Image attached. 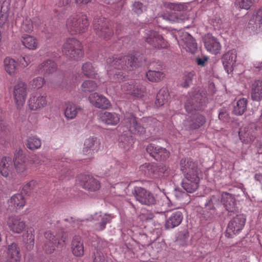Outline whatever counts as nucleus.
I'll list each match as a JSON object with an SVG mask.
<instances>
[{
    "mask_svg": "<svg viewBox=\"0 0 262 262\" xmlns=\"http://www.w3.org/2000/svg\"><path fill=\"white\" fill-rule=\"evenodd\" d=\"M248 101L247 99L243 98L239 99L234 106L233 112L236 115H242L247 110Z\"/></svg>",
    "mask_w": 262,
    "mask_h": 262,
    "instance_id": "ea45409f",
    "label": "nucleus"
},
{
    "mask_svg": "<svg viewBox=\"0 0 262 262\" xmlns=\"http://www.w3.org/2000/svg\"><path fill=\"white\" fill-rule=\"evenodd\" d=\"M6 254V262H20V249L17 243L13 242L8 244Z\"/></svg>",
    "mask_w": 262,
    "mask_h": 262,
    "instance_id": "2eb2a0df",
    "label": "nucleus"
},
{
    "mask_svg": "<svg viewBox=\"0 0 262 262\" xmlns=\"http://www.w3.org/2000/svg\"><path fill=\"white\" fill-rule=\"evenodd\" d=\"M93 26L96 34L106 40L110 39L114 34L112 23L104 18H95Z\"/></svg>",
    "mask_w": 262,
    "mask_h": 262,
    "instance_id": "20e7f679",
    "label": "nucleus"
},
{
    "mask_svg": "<svg viewBox=\"0 0 262 262\" xmlns=\"http://www.w3.org/2000/svg\"><path fill=\"white\" fill-rule=\"evenodd\" d=\"M45 83V80L41 77H37L32 81V86L34 89L41 88Z\"/></svg>",
    "mask_w": 262,
    "mask_h": 262,
    "instance_id": "13d9d810",
    "label": "nucleus"
},
{
    "mask_svg": "<svg viewBox=\"0 0 262 262\" xmlns=\"http://www.w3.org/2000/svg\"><path fill=\"white\" fill-rule=\"evenodd\" d=\"M80 184L83 188L90 192H95L100 189V182L94 177L89 175L80 177Z\"/></svg>",
    "mask_w": 262,
    "mask_h": 262,
    "instance_id": "4468645a",
    "label": "nucleus"
},
{
    "mask_svg": "<svg viewBox=\"0 0 262 262\" xmlns=\"http://www.w3.org/2000/svg\"><path fill=\"white\" fill-rule=\"evenodd\" d=\"M66 26L71 35H76L85 32L89 26V22L85 15L75 13L69 16Z\"/></svg>",
    "mask_w": 262,
    "mask_h": 262,
    "instance_id": "f257e3e1",
    "label": "nucleus"
},
{
    "mask_svg": "<svg viewBox=\"0 0 262 262\" xmlns=\"http://www.w3.org/2000/svg\"><path fill=\"white\" fill-rule=\"evenodd\" d=\"M93 262H106V260L103 254L100 252H97L95 254Z\"/></svg>",
    "mask_w": 262,
    "mask_h": 262,
    "instance_id": "774afa93",
    "label": "nucleus"
},
{
    "mask_svg": "<svg viewBox=\"0 0 262 262\" xmlns=\"http://www.w3.org/2000/svg\"><path fill=\"white\" fill-rule=\"evenodd\" d=\"M47 240L43 249L47 253H52L55 250V247H63L67 241L66 234L62 231L53 232L50 230L46 231L44 234Z\"/></svg>",
    "mask_w": 262,
    "mask_h": 262,
    "instance_id": "f03ea898",
    "label": "nucleus"
},
{
    "mask_svg": "<svg viewBox=\"0 0 262 262\" xmlns=\"http://www.w3.org/2000/svg\"><path fill=\"white\" fill-rule=\"evenodd\" d=\"M145 41L156 49H167L169 47L168 42L163 36L154 31H150L147 33Z\"/></svg>",
    "mask_w": 262,
    "mask_h": 262,
    "instance_id": "9d476101",
    "label": "nucleus"
},
{
    "mask_svg": "<svg viewBox=\"0 0 262 262\" xmlns=\"http://www.w3.org/2000/svg\"><path fill=\"white\" fill-rule=\"evenodd\" d=\"M169 94L165 89H161L158 93L155 101V105L160 107L166 103L168 100Z\"/></svg>",
    "mask_w": 262,
    "mask_h": 262,
    "instance_id": "a19ab883",
    "label": "nucleus"
},
{
    "mask_svg": "<svg viewBox=\"0 0 262 262\" xmlns=\"http://www.w3.org/2000/svg\"><path fill=\"white\" fill-rule=\"evenodd\" d=\"M82 71L84 76L88 78H95L97 73L90 62H85L82 65Z\"/></svg>",
    "mask_w": 262,
    "mask_h": 262,
    "instance_id": "c03bdc74",
    "label": "nucleus"
},
{
    "mask_svg": "<svg viewBox=\"0 0 262 262\" xmlns=\"http://www.w3.org/2000/svg\"><path fill=\"white\" fill-rule=\"evenodd\" d=\"M108 75L111 81L117 82H121L123 80L124 77L120 72L113 71L107 72Z\"/></svg>",
    "mask_w": 262,
    "mask_h": 262,
    "instance_id": "8fccbe9b",
    "label": "nucleus"
},
{
    "mask_svg": "<svg viewBox=\"0 0 262 262\" xmlns=\"http://www.w3.org/2000/svg\"><path fill=\"white\" fill-rule=\"evenodd\" d=\"M29 162L30 163L31 167L33 165L37 167L41 165L43 162V161L41 160V158L39 156L35 155L31 157L30 160L29 161Z\"/></svg>",
    "mask_w": 262,
    "mask_h": 262,
    "instance_id": "4d7b16f0",
    "label": "nucleus"
},
{
    "mask_svg": "<svg viewBox=\"0 0 262 262\" xmlns=\"http://www.w3.org/2000/svg\"><path fill=\"white\" fill-rule=\"evenodd\" d=\"M4 68L6 72L10 75H14L17 70V64L15 60L11 58L7 57L4 61Z\"/></svg>",
    "mask_w": 262,
    "mask_h": 262,
    "instance_id": "58836bf2",
    "label": "nucleus"
},
{
    "mask_svg": "<svg viewBox=\"0 0 262 262\" xmlns=\"http://www.w3.org/2000/svg\"><path fill=\"white\" fill-rule=\"evenodd\" d=\"M27 93V86L25 82L20 81L14 85L13 95L17 108H21L25 104Z\"/></svg>",
    "mask_w": 262,
    "mask_h": 262,
    "instance_id": "1a4fd4ad",
    "label": "nucleus"
},
{
    "mask_svg": "<svg viewBox=\"0 0 262 262\" xmlns=\"http://www.w3.org/2000/svg\"><path fill=\"white\" fill-rule=\"evenodd\" d=\"M21 30L26 32L31 33L33 30V25L32 20L26 18L21 25Z\"/></svg>",
    "mask_w": 262,
    "mask_h": 262,
    "instance_id": "5fc2aeb1",
    "label": "nucleus"
},
{
    "mask_svg": "<svg viewBox=\"0 0 262 262\" xmlns=\"http://www.w3.org/2000/svg\"><path fill=\"white\" fill-rule=\"evenodd\" d=\"M13 164L12 159L9 157H3L0 162V172L4 177H8L12 171Z\"/></svg>",
    "mask_w": 262,
    "mask_h": 262,
    "instance_id": "473e14b6",
    "label": "nucleus"
},
{
    "mask_svg": "<svg viewBox=\"0 0 262 262\" xmlns=\"http://www.w3.org/2000/svg\"><path fill=\"white\" fill-rule=\"evenodd\" d=\"M37 185V182L35 180H31L27 183L24 187V189L29 191L34 189Z\"/></svg>",
    "mask_w": 262,
    "mask_h": 262,
    "instance_id": "69168bd1",
    "label": "nucleus"
},
{
    "mask_svg": "<svg viewBox=\"0 0 262 262\" xmlns=\"http://www.w3.org/2000/svg\"><path fill=\"white\" fill-rule=\"evenodd\" d=\"M18 60L20 66L23 68H25L31 62L32 57L29 55H25L24 57H20Z\"/></svg>",
    "mask_w": 262,
    "mask_h": 262,
    "instance_id": "6e6d98bb",
    "label": "nucleus"
},
{
    "mask_svg": "<svg viewBox=\"0 0 262 262\" xmlns=\"http://www.w3.org/2000/svg\"><path fill=\"white\" fill-rule=\"evenodd\" d=\"M41 145V142L39 138L35 136H31L27 140L26 146L31 150H35L39 149Z\"/></svg>",
    "mask_w": 262,
    "mask_h": 262,
    "instance_id": "79ce46f5",
    "label": "nucleus"
},
{
    "mask_svg": "<svg viewBox=\"0 0 262 262\" xmlns=\"http://www.w3.org/2000/svg\"><path fill=\"white\" fill-rule=\"evenodd\" d=\"M28 237H29V238H28L27 241V248L28 249H31L34 244V235L32 234H29L28 233Z\"/></svg>",
    "mask_w": 262,
    "mask_h": 262,
    "instance_id": "338daca9",
    "label": "nucleus"
},
{
    "mask_svg": "<svg viewBox=\"0 0 262 262\" xmlns=\"http://www.w3.org/2000/svg\"><path fill=\"white\" fill-rule=\"evenodd\" d=\"M82 108L79 105L72 102H68L65 104L64 115L66 118L69 120L75 119L79 112L82 111Z\"/></svg>",
    "mask_w": 262,
    "mask_h": 262,
    "instance_id": "cd10ccee",
    "label": "nucleus"
},
{
    "mask_svg": "<svg viewBox=\"0 0 262 262\" xmlns=\"http://www.w3.org/2000/svg\"><path fill=\"white\" fill-rule=\"evenodd\" d=\"M134 83H125L121 86V90L126 94H132V91L134 89Z\"/></svg>",
    "mask_w": 262,
    "mask_h": 262,
    "instance_id": "e2e57ef3",
    "label": "nucleus"
},
{
    "mask_svg": "<svg viewBox=\"0 0 262 262\" xmlns=\"http://www.w3.org/2000/svg\"><path fill=\"white\" fill-rule=\"evenodd\" d=\"M199 182L200 177H193L191 178L185 177L182 186L187 192L192 193L198 188Z\"/></svg>",
    "mask_w": 262,
    "mask_h": 262,
    "instance_id": "7c9ffc66",
    "label": "nucleus"
},
{
    "mask_svg": "<svg viewBox=\"0 0 262 262\" xmlns=\"http://www.w3.org/2000/svg\"><path fill=\"white\" fill-rule=\"evenodd\" d=\"M14 164L16 173L20 176H26L31 172L30 163L23 155L16 156Z\"/></svg>",
    "mask_w": 262,
    "mask_h": 262,
    "instance_id": "9b49d317",
    "label": "nucleus"
},
{
    "mask_svg": "<svg viewBox=\"0 0 262 262\" xmlns=\"http://www.w3.org/2000/svg\"><path fill=\"white\" fill-rule=\"evenodd\" d=\"M180 169L185 177L191 178L193 177H199L201 172L198 167V162L190 158H184L180 161Z\"/></svg>",
    "mask_w": 262,
    "mask_h": 262,
    "instance_id": "39448f33",
    "label": "nucleus"
},
{
    "mask_svg": "<svg viewBox=\"0 0 262 262\" xmlns=\"http://www.w3.org/2000/svg\"><path fill=\"white\" fill-rule=\"evenodd\" d=\"M206 96L205 93L197 92L192 95L185 103V109L188 113H191L193 110H200L203 108Z\"/></svg>",
    "mask_w": 262,
    "mask_h": 262,
    "instance_id": "6e6552de",
    "label": "nucleus"
},
{
    "mask_svg": "<svg viewBox=\"0 0 262 262\" xmlns=\"http://www.w3.org/2000/svg\"><path fill=\"white\" fill-rule=\"evenodd\" d=\"M57 66L56 63L51 60H47L39 64L35 70V74H43L48 75L56 71Z\"/></svg>",
    "mask_w": 262,
    "mask_h": 262,
    "instance_id": "412c9836",
    "label": "nucleus"
},
{
    "mask_svg": "<svg viewBox=\"0 0 262 262\" xmlns=\"http://www.w3.org/2000/svg\"><path fill=\"white\" fill-rule=\"evenodd\" d=\"M89 100L93 105L98 108L107 109L111 106L110 101L105 97L97 93L91 94Z\"/></svg>",
    "mask_w": 262,
    "mask_h": 262,
    "instance_id": "6ab92c4d",
    "label": "nucleus"
},
{
    "mask_svg": "<svg viewBox=\"0 0 262 262\" xmlns=\"http://www.w3.org/2000/svg\"><path fill=\"white\" fill-rule=\"evenodd\" d=\"M219 118L223 122H227L229 120V115L226 110L221 109L219 114Z\"/></svg>",
    "mask_w": 262,
    "mask_h": 262,
    "instance_id": "0e129e2a",
    "label": "nucleus"
},
{
    "mask_svg": "<svg viewBox=\"0 0 262 262\" xmlns=\"http://www.w3.org/2000/svg\"><path fill=\"white\" fill-rule=\"evenodd\" d=\"M251 97L253 101L262 100V80H255L251 85Z\"/></svg>",
    "mask_w": 262,
    "mask_h": 262,
    "instance_id": "c756f323",
    "label": "nucleus"
},
{
    "mask_svg": "<svg viewBox=\"0 0 262 262\" xmlns=\"http://www.w3.org/2000/svg\"><path fill=\"white\" fill-rule=\"evenodd\" d=\"M136 201L142 205L150 206L156 204L154 194L149 190L141 187H135L132 191Z\"/></svg>",
    "mask_w": 262,
    "mask_h": 262,
    "instance_id": "423d86ee",
    "label": "nucleus"
},
{
    "mask_svg": "<svg viewBox=\"0 0 262 262\" xmlns=\"http://www.w3.org/2000/svg\"><path fill=\"white\" fill-rule=\"evenodd\" d=\"M145 7L143 4L140 2H135L133 5V10L138 14H140L143 12V8Z\"/></svg>",
    "mask_w": 262,
    "mask_h": 262,
    "instance_id": "052dcab7",
    "label": "nucleus"
},
{
    "mask_svg": "<svg viewBox=\"0 0 262 262\" xmlns=\"http://www.w3.org/2000/svg\"><path fill=\"white\" fill-rule=\"evenodd\" d=\"M114 216L112 214L104 213L99 214L96 213L93 220L97 222L94 224V228L95 230L100 231L103 230L107 223H110Z\"/></svg>",
    "mask_w": 262,
    "mask_h": 262,
    "instance_id": "aec40b11",
    "label": "nucleus"
},
{
    "mask_svg": "<svg viewBox=\"0 0 262 262\" xmlns=\"http://www.w3.org/2000/svg\"><path fill=\"white\" fill-rule=\"evenodd\" d=\"M141 170L144 171L145 174L148 177H153L157 171L158 168L156 165L146 163L141 166Z\"/></svg>",
    "mask_w": 262,
    "mask_h": 262,
    "instance_id": "49530a36",
    "label": "nucleus"
},
{
    "mask_svg": "<svg viewBox=\"0 0 262 262\" xmlns=\"http://www.w3.org/2000/svg\"><path fill=\"white\" fill-rule=\"evenodd\" d=\"M215 202H216V200L213 196L205 203L204 212H207L209 213V216L210 215H213L215 213V208L214 206Z\"/></svg>",
    "mask_w": 262,
    "mask_h": 262,
    "instance_id": "de8ad7c7",
    "label": "nucleus"
},
{
    "mask_svg": "<svg viewBox=\"0 0 262 262\" xmlns=\"http://www.w3.org/2000/svg\"><path fill=\"white\" fill-rule=\"evenodd\" d=\"M248 27L254 31H260L262 29V7L253 14L248 23Z\"/></svg>",
    "mask_w": 262,
    "mask_h": 262,
    "instance_id": "5701e85b",
    "label": "nucleus"
},
{
    "mask_svg": "<svg viewBox=\"0 0 262 262\" xmlns=\"http://www.w3.org/2000/svg\"><path fill=\"white\" fill-rule=\"evenodd\" d=\"M205 47L208 51L217 54L220 53L221 49V45L216 38L211 36L207 35L204 41Z\"/></svg>",
    "mask_w": 262,
    "mask_h": 262,
    "instance_id": "c85d7f7f",
    "label": "nucleus"
},
{
    "mask_svg": "<svg viewBox=\"0 0 262 262\" xmlns=\"http://www.w3.org/2000/svg\"><path fill=\"white\" fill-rule=\"evenodd\" d=\"M184 44L183 47L188 52L194 53L197 49V43L195 39L188 33H185L184 38H182Z\"/></svg>",
    "mask_w": 262,
    "mask_h": 262,
    "instance_id": "e433bc0d",
    "label": "nucleus"
},
{
    "mask_svg": "<svg viewBox=\"0 0 262 262\" xmlns=\"http://www.w3.org/2000/svg\"><path fill=\"white\" fill-rule=\"evenodd\" d=\"M106 63L107 72H111L113 68L119 70L125 67V63L123 60L122 55H116L108 57L107 59Z\"/></svg>",
    "mask_w": 262,
    "mask_h": 262,
    "instance_id": "4be33fe9",
    "label": "nucleus"
},
{
    "mask_svg": "<svg viewBox=\"0 0 262 262\" xmlns=\"http://www.w3.org/2000/svg\"><path fill=\"white\" fill-rule=\"evenodd\" d=\"M47 104L46 97L31 95L28 100V106L32 111H38L45 107Z\"/></svg>",
    "mask_w": 262,
    "mask_h": 262,
    "instance_id": "393cba45",
    "label": "nucleus"
},
{
    "mask_svg": "<svg viewBox=\"0 0 262 262\" xmlns=\"http://www.w3.org/2000/svg\"><path fill=\"white\" fill-rule=\"evenodd\" d=\"M146 151L157 161H164L167 159L170 152L165 148L156 145L154 144H149L146 148Z\"/></svg>",
    "mask_w": 262,
    "mask_h": 262,
    "instance_id": "f8f14e48",
    "label": "nucleus"
},
{
    "mask_svg": "<svg viewBox=\"0 0 262 262\" xmlns=\"http://www.w3.org/2000/svg\"><path fill=\"white\" fill-rule=\"evenodd\" d=\"M106 167L110 172V174H118L123 168V165L120 162L115 160H112L106 165Z\"/></svg>",
    "mask_w": 262,
    "mask_h": 262,
    "instance_id": "37998d69",
    "label": "nucleus"
},
{
    "mask_svg": "<svg viewBox=\"0 0 262 262\" xmlns=\"http://www.w3.org/2000/svg\"><path fill=\"white\" fill-rule=\"evenodd\" d=\"M98 85L97 83L90 80H85L81 85V91L84 93H90L96 90Z\"/></svg>",
    "mask_w": 262,
    "mask_h": 262,
    "instance_id": "a18cd8bd",
    "label": "nucleus"
},
{
    "mask_svg": "<svg viewBox=\"0 0 262 262\" xmlns=\"http://www.w3.org/2000/svg\"><path fill=\"white\" fill-rule=\"evenodd\" d=\"M205 123L206 118L205 116L199 114H196L192 116L190 120L189 121V124L187 126V129L189 130L198 129Z\"/></svg>",
    "mask_w": 262,
    "mask_h": 262,
    "instance_id": "72a5a7b5",
    "label": "nucleus"
},
{
    "mask_svg": "<svg viewBox=\"0 0 262 262\" xmlns=\"http://www.w3.org/2000/svg\"><path fill=\"white\" fill-rule=\"evenodd\" d=\"M146 92L145 88L137 83L134 84V89L132 91V95L139 98L144 96Z\"/></svg>",
    "mask_w": 262,
    "mask_h": 262,
    "instance_id": "09e8293b",
    "label": "nucleus"
},
{
    "mask_svg": "<svg viewBox=\"0 0 262 262\" xmlns=\"http://www.w3.org/2000/svg\"><path fill=\"white\" fill-rule=\"evenodd\" d=\"M246 222V218L243 214L237 215L229 222L225 232L227 237L232 238L239 233L243 229Z\"/></svg>",
    "mask_w": 262,
    "mask_h": 262,
    "instance_id": "0eeeda50",
    "label": "nucleus"
},
{
    "mask_svg": "<svg viewBox=\"0 0 262 262\" xmlns=\"http://www.w3.org/2000/svg\"><path fill=\"white\" fill-rule=\"evenodd\" d=\"M162 65L158 64L154 70H149L146 74L147 79L152 82H159L162 81L165 76V74L162 71Z\"/></svg>",
    "mask_w": 262,
    "mask_h": 262,
    "instance_id": "a878e982",
    "label": "nucleus"
},
{
    "mask_svg": "<svg viewBox=\"0 0 262 262\" xmlns=\"http://www.w3.org/2000/svg\"><path fill=\"white\" fill-rule=\"evenodd\" d=\"M222 202L226 209L230 212L236 210L235 200L233 195L229 193H225L222 196Z\"/></svg>",
    "mask_w": 262,
    "mask_h": 262,
    "instance_id": "c9c22d12",
    "label": "nucleus"
},
{
    "mask_svg": "<svg viewBox=\"0 0 262 262\" xmlns=\"http://www.w3.org/2000/svg\"><path fill=\"white\" fill-rule=\"evenodd\" d=\"M164 6L166 8L177 11H181L185 9V5L180 3L165 2Z\"/></svg>",
    "mask_w": 262,
    "mask_h": 262,
    "instance_id": "603ef678",
    "label": "nucleus"
},
{
    "mask_svg": "<svg viewBox=\"0 0 262 262\" xmlns=\"http://www.w3.org/2000/svg\"><path fill=\"white\" fill-rule=\"evenodd\" d=\"M99 118L100 121L108 125H116L120 121L119 115L114 112H104L100 113Z\"/></svg>",
    "mask_w": 262,
    "mask_h": 262,
    "instance_id": "bb28decb",
    "label": "nucleus"
},
{
    "mask_svg": "<svg viewBox=\"0 0 262 262\" xmlns=\"http://www.w3.org/2000/svg\"><path fill=\"white\" fill-rule=\"evenodd\" d=\"M194 76L193 72H186L183 77L184 81L181 85L185 88H188L192 83V78Z\"/></svg>",
    "mask_w": 262,
    "mask_h": 262,
    "instance_id": "864d4df0",
    "label": "nucleus"
},
{
    "mask_svg": "<svg viewBox=\"0 0 262 262\" xmlns=\"http://www.w3.org/2000/svg\"><path fill=\"white\" fill-rule=\"evenodd\" d=\"M123 60H124V62L125 63V67H133L135 66V58L133 55H123Z\"/></svg>",
    "mask_w": 262,
    "mask_h": 262,
    "instance_id": "bf43d9fd",
    "label": "nucleus"
},
{
    "mask_svg": "<svg viewBox=\"0 0 262 262\" xmlns=\"http://www.w3.org/2000/svg\"><path fill=\"white\" fill-rule=\"evenodd\" d=\"M166 216V220L164 225L166 229H172L179 226L183 220V214L179 210L167 213Z\"/></svg>",
    "mask_w": 262,
    "mask_h": 262,
    "instance_id": "ddd939ff",
    "label": "nucleus"
},
{
    "mask_svg": "<svg viewBox=\"0 0 262 262\" xmlns=\"http://www.w3.org/2000/svg\"><path fill=\"white\" fill-rule=\"evenodd\" d=\"M236 57L237 53L234 49L229 50L223 55L222 63L225 70L228 73L229 71H232V67L235 63Z\"/></svg>",
    "mask_w": 262,
    "mask_h": 262,
    "instance_id": "b1692460",
    "label": "nucleus"
},
{
    "mask_svg": "<svg viewBox=\"0 0 262 262\" xmlns=\"http://www.w3.org/2000/svg\"><path fill=\"white\" fill-rule=\"evenodd\" d=\"M72 251L74 255L81 257L84 254V246L83 242L80 236H75L71 244Z\"/></svg>",
    "mask_w": 262,
    "mask_h": 262,
    "instance_id": "f704fd0d",
    "label": "nucleus"
},
{
    "mask_svg": "<svg viewBox=\"0 0 262 262\" xmlns=\"http://www.w3.org/2000/svg\"><path fill=\"white\" fill-rule=\"evenodd\" d=\"M234 4L240 9L249 10L253 5V0H236Z\"/></svg>",
    "mask_w": 262,
    "mask_h": 262,
    "instance_id": "3c124183",
    "label": "nucleus"
},
{
    "mask_svg": "<svg viewBox=\"0 0 262 262\" xmlns=\"http://www.w3.org/2000/svg\"><path fill=\"white\" fill-rule=\"evenodd\" d=\"M124 120L129 130L133 134L141 135L145 133V128L138 124L136 118L133 114H126L125 116Z\"/></svg>",
    "mask_w": 262,
    "mask_h": 262,
    "instance_id": "dca6fc26",
    "label": "nucleus"
},
{
    "mask_svg": "<svg viewBox=\"0 0 262 262\" xmlns=\"http://www.w3.org/2000/svg\"><path fill=\"white\" fill-rule=\"evenodd\" d=\"M100 144V141L97 137H90L84 141L82 152L84 155L91 157L98 151Z\"/></svg>",
    "mask_w": 262,
    "mask_h": 262,
    "instance_id": "f3484780",
    "label": "nucleus"
},
{
    "mask_svg": "<svg viewBox=\"0 0 262 262\" xmlns=\"http://www.w3.org/2000/svg\"><path fill=\"white\" fill-rule=\"evenodd\" d=\"M21 41L23 45L29 50H34L38 47V40L32 36L24 35L21 37Z\"/></svg>",
    "mask_w": 262,
    "mask_h": 262,
    "instance_id": "4c0bfd02",
    "label": "nucleus"
},
{
    "mask_svg": "<svg viewBox=\"0 0 262 262\" xmlns=\"http://www.w3.org/2000/svg\"><path fill=\"white\" fill-rule=\"evenodd\" d=\"M26 201L22 193L13 195L8 201L9 206L15 209L23 208L26 205Z\"/></svg>",
    "mask_w": 262,
    "mask_h": 262,
    "instance_id": "2f4dec72",
    "label": "nucleus"
},
{
    "mask_svg": "<svg viewBox=\"0 0 262 262\" xmlns=\"http://www.w3.org/2000/svg\"><path fill=\"white\" fill-rule=\"evenodd\" d=\"M169 19L170 21L173 23H182L188 19V18L185 17L183 15L178 16V15L174 14L169 16Z\"/></svg>",
    "mask_w": 262,
    "mask_h": 262,
    "instance_id": "680f3d73",
    "label": "nucleus"
},
{
    "mask_svg": "<svg viewBox=\"0 0 262 262\" xmlns=\"http://www.w3.org/2000/svg\"><path fill=\"white\" fill-rule=\"evenodd\" d=\"M62 51L68 58L73 60H78L84 54L81 43L75 38H69L66 40Z\"/></svg>",
    "mask_w": 262,
    "mask_h": 262,
    "instance_id": "7ed1b4c3",
    "label": "nucleus"
},
{
    "mask_svg": "<svg viewBox=\"0 0 262 262\" xmlns=\"http://www.w3.org/2000/svg\"><path fill=\"white\" fill-rule=\"evenodd\" d=\"M7 225L12 232L17 234L22 233L26 227L25 222L19 216L15 215L9 217Z\"/></svg>",
    "mask_w": 262,
    "mask_h": 262,
    "instance_id": "a211bd4d",
    "label": "nucleus"
}]
</instances>
